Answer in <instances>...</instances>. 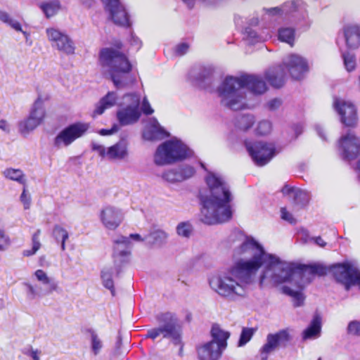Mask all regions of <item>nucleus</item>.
I'll list each match as a JSON object with an SVG mask.
<instances>
[{"instance_id":"obj_9","label":"nucleus","mask_w":360,"mask_h":360,"mask_svg":"<svg viewBox=\"0 0 360 360\" xmlns=\"http://www.w3.org/2000/svg\"><path fill=\"white\" fill-rule=\"evenodd\" d=\"M91 148L99 156L110 161L124 160L129 156L128 143L124 140L120 141L108 148L93 142Z\"/></svg>"},{"instance_id":"obj_64","label":"nucleus","mask_w":360,"mask_h":360,"mask_svg":"<svg viewBox=\"0 0 360 360\" xmlns=\"http://www.w3.org/2000/svg\"><path fill=\"white\" fill-rule=\"evenodd\" d=\"M131 44L134 46H136L137 47V49H139L141 46V41L137 37H134L132 36Z\"/></svg>"},{"instance_id":"obj_3","label":"nucleus","mask_w":360,"mask_h":360,"mask_svg":"<svg viewBox=\"0 0 360 360\" xmlns=\"http://www.w3.org/2000/svg\"><path fill=\"white\" fill-rule=\"evenodd\" d=\"M245 89L254 94H262L267 88L266 83L256 75L226 77L217 89L221 104L233 110L245 108L247 105Z\"/></svg>"},{"instance_id":"obj_35","label":"nucleus","mask_w":360,"mask_h":360,"mask_svg":"<svg viewBox=\"0 0 360 360\" xmlns=\"http://www.w3.org/2000/svg\"><path fill=\"white\" fill-rule=\"evenodd\" d=\"M40 8L46 18H49L55 15L60 10L61 6L58 0H49L41 3Z\"/></svg>"},{"instance_id":"obj_25","label":"nucleus","mask_w":360,"mask_h":360,"mask_svg":"<svg viewBox=\"0 0 360 360\" xmlns=\"http://www.w3.org/2000/svg\"><path fill=\"white\" fill-rule=\"evenodd\" d=\"M117 101V93L114 91L108 92L97 103L96 108L93 112V117L102 115L105 110L113 107L116 104Z\"/></svg>"},{"instance_id":"obj_33","label":"nucleus","mask_w":360,"mask_h":360,"mask_svg":"<svg viewBox=\"0 0 360 360\" xmlns=\"http://www.w3.org/2000/svg\"><path fill=\"white\" fill-rule=\"evenodd\" d=\"M40 124L34 119L28 116L27 118L21 120L18 124V129L21 134L27 136L33 131Z\"/></svg>"},{"instance_id":"obj_2","label":"nucleus","mask_w":360,"mask_h":360,"mask_svg":"<svg viewBox=\"0 0 360 360\" xmlns=\"http://www.w3.org/2000/svg\"><path fill=\"white\" fill-rule=\"evenodd\" d=\"M205 182L210 195L202 199L200 220L209 225L229 221L233 215V195L224 178L219 174L208 172Z\"/></svg>"},{"instance_id":"obj_42","label":"nucleus","mask_w":360,"mask_h":360,"mask_svg":"<svg viewBox=\"0 0 360 360\" xmlns=\"http://www.w3.org/2000/svg\"><path fill=\"white\" fill-rule=\"evenodd\" d=\"M41 234V231L38 229L32 236V247L30 250H25L22 252V255L25 257H30L36 254V252L41 248V243L39 241V236Z\"/></svg>"},{"instance_id":"obj_21","label":"nucleus","mask_w":360,"mask_h":360,"mask_svg":"<svg viewBox=\"0 0 360 360\" xmlns=\"http://www.w3.org/2000/svg\"><path fill=\"white\" fill-rule=\"evenodd\" d=\"M224 350L214 342H207L197 348L199 360H219Z\"/></svg>"},{"instance_id":"obj_63","label":"nucleus","mask_w":360,"mask_h":360,"mask_svg":"<svg viewBox=\"0 0 360 360\" xmlns=\"http://www.w3.org/2000/svg\"><path fill=\"white\" fill-rule=\"evenodd\" d=\"M101 1L104 5V8H109V6L114 4L113 1H120L119 0H101ZM110 8H111V7H110ZM110 9L111 10V8H110Z\"/></svg>"},{"instance_id":"obj_58","label":"nucleus","mask_w":360,"mask_h":360,"mask_svg":"<svg viewBox=\"0 0 360 360\" xmlns=\"http://www.w3.org/2000/svg\"><path fill=\"white\" fill-rule=\"evenodd\" d=\"M0 129L4 132L9 133L11 131V124L5 120H0Z\"/></svg>"},{"instance_id":"obj_7","label":"nucleus","mask_w":360,"mask_h":360,"mask_svg":"<svg viewBox=\"0 0 360 360\" xmlns=\"http://www.w3.org/2000/svg\"><path fill=\"white\" fill-rule=\"evenodd\" d=\"M338 151L342 160H356L354 170L360 180V137L354 131H348L340 136L338 143Z\"/></svg>"},{"instance_id":"obj_17","label":"nucleus","mask_w":360,"mask_h":360,"mask_svg":"<svg viewBox=\"0 0 360 360\" xmlns=\"http://www.w3.org/2000/svg\"><path fill=\"white\" fill-rule=\"evenodd\" d=\"M166 319H170V321L159 328H153L148 331L147 338L153 340L162 335L164 338H171L174 345H180V333L175 323L173 322L172 316L167 314H165Z\"/></svg>"},{"instance_id":"obj_53","label":"nucleus","mask_w":360,"mask_h":360,"mask_svg":"<svg viewBox=\"0 0 360 360\" xmlns=\"http://www.w3.org/2000/svg\"><path fill=\"white\" fill-rule=\"evenodd\" d=\"M24 354L26 356L32 358V360H40V356L41 354V352L39 349L30 347V348L26 349L24 352Z\"/></svg>"},{"instance_id":"obj_43","label":"nucleus","mask_w":360,"mask_h":360,"mask_svg":"<svg viewBox=\"0 0 360 360\" xmlns=\"http://www.w3.org/2000/svg\"><path fill=\"white\" fill-rule=\"evenodd\" d=\"M295 200L298 204L304 205L310 200V194L307 191L297 188L293 195Z\"/></svg>"},{"instance_id":"obj_36","label":"nucleus","mask_w":360,"mask_h":360,"mask_svg":"<svg viewBox=\"0 0 360 360\" xmlns=\"http://www.w3.org/2000/svg\"><path fill=\"white\" fill-rule=\"evenodd\" d=\"M5 178L17 181L22 185L26 184V179L23 172L19 169L7 168L3 172Z\"/></svg>"},{"instance_id":"obj_49","label":"nucleus","mask_w":360,"mask_h":360,"mask_svg":"<svg viewBox=\"0 0 360 360\" xmlns=\"http://www.w3.org/2000/svg\"><path fill=\"white\" fill-rule=\"evenodd\" d=\"M11 244V240L4 229H0V251H5Z\"/></svg>"},{"instance_id":"obj_5","label":"nucleus","mask_w":360,"mask_h":360,"mask_svg":"<svg viewBox=\"0 0 360 360\" xmlns=\"http://www.w3.org/2000/svg\"><path fill=\"white\" fill-rule=\"evenodd\" d=\"M192 155L191 149L176 138L160 144L153 155V162L159 167L171 165L184 161Z\"/></svg>"},{"instance_id":"obj_62","label":"nucleus","mask_w":360,"mask_h":360,"mask_svg":"<svg viewBox=\"0 0 360 360\" xmlns=\"http://www.w3.org/2000/svg\"><path fill=\"white\" fill-rule=\"evenodd\" d=\"M312 240H314L315 243L316 245H318L320 247H324L326 245V243L324 242V240L320 237H316V238H313Z\"/></svg>"},{"instance_id":"obj_55","label":"nucleus","mask_w":360,"mask_h":360,"mask_svg":"<svg viewBox=\"0 0 360 360\" xmlns=\"http://www.w3.org/2000/svg\"><path fill=\"white\" fill-rule=\"evenodd\" d=\"M189 49V46L187 43H181L175 47L174 52L177 56L184 55Z\"/></svg>"},{"instance_id":"obj_11","label":"nucleus","mask_w":360,"mask_h":360,"mask_svg":"<svg viewBox=\"0 0 360 360\" xmlns=\"http://www.w3.org/2000/svg\"><path fill=\"white\" fill-rule=\"evenodd\" d=\"M359 271L357 266L351 262L336 264L330 267V272L335 280L344 285L347 290L354 285Z\"/></svg>"},{"instance_id":"obj_27","label":"nucleus","mask_w":360,"mask_h":360,"mask_svg":"<svg viewBox=\"0 0 360 360\" xmlns=\"http://www.w3.org/2000/svg\"><path fill=\"white\" fill-rule=\"evenodd\" d=\"M211 336L210 342H214L224 351L227 347V340L229 338L230 333L221 328L218 325H214L211 330Z\"/></svg>"},{"instance_id":"obj_20","label":"nucleus","mask_w":360,"mask_h":360,"mask_svg":"<svg viewBox=\"0 0 360 360\" xmlns=\"http://www.w3.org/2000/svg\"><path fill=\"white\" fill-rule=\"evenodd\" d=\"M169 133L160 124L155 118L149 120L143 132V138L147 141H158L169 136Z\"/></svg>"},{"instance_id":"obj_38","label":"nucleus","mask_w":360,"mask_h":360,"mask_svg":"<svg viewBox=\"0 0 360 360\" xmlns=\"http://www.w3.org/2000/svg\"><path fill=\"white\" fill-rule=\"evenodd\" d=\"M53 235L56 240L60 241L61 250L64 251L66 248L65 242L69 238L67 230L60 225H55L53 229Z\"/></svg>"},{"instance_id":"obj_46","label":"nucleus","mask_w":360,"mask_h":360,"mask_svg":"<svg viewBox=\"0 0 360 360\" xmlns=\"http://www.w3.org/2000/svg\"><path fill=\"white\" fill-rule=\"evenodd\" d=\"M213 70L212 68H203L199 73L198 79L205 84L210 85L212 82Z\"/></svg>"},{"instance_id":"obj_52","label":"nucleus","mask_w":360,"mask_h":360,"mask_svg":"<svg viewBox=\"0 0 360 360\" xmlns=\"http://www.w3.org/2000/svg\"><path fill=\"white\" fill-rule=\"evenodd\" d=\"M140 109L141 113L143 112L146 115H151L154 112L146 96L143 97Z\"/></svg>"},{"instance_id":"obj_37","label":"nucleus","mask_w":360,"mask_h":360,"mask_svg":"<svg viewBox=\"0 0 360 360\" xmlns=\"http://www.w3.org/2000/svg\"><path fill=\"white\" fill-rule=\"evenodd\" d=\"M87 332L90 337L91 351L94 355L96 356L101 352L103 347V341L95 330L89 329Z\"/></svg>"},{"instance_id":"obj_28","label":"nucleus","mask_w":360,"mask_h":360,"mask_svg":"<svg viewBox=\"0 0 360 360\" xmlns=\"http://www.w3.org/2000/svg\"><path fill=\"white\" fill-rule=\"evenodd\" d=\"M256 118L252 114H240L235 119V127L240 131H246L255 123Z\"/></svg>"},{"instance_id":"obj_19","label":"nucleus","mask_w":360,"mask_h":360,"mask_svg":"<svg viewBox=\"0 0 360 360\" xmlns=\"http://www.w3.org/2000/svg\"><path fill=\"white\" fill-rule=\"evenodd\" d=\"M114 4L110 8H105L108 18L117 25L129 26V18L124 6L120 1H113Z\"/></svg>"},{"instance_id":"obj_39","label":"nucleus","mask_w":360,"mask_h":360,"mask_svg":"<svg viewBox=\"0 0 360 360\" xmlns=\"http://www.w3.org/2000/svg\"><path fill=\"white\" fill-rule=\"evenodd\" d=\"M278 39L281 41L292 46L295 41V30L292 27H282L279 29Z\"/></svg>"},{"instance_id":"obj_23","label":"nucleus","mask_w":360,"mask_h":360,"mask_svg":"<svg viewBox=\"0 0 360 360\" xmlns=\"http://www.w3.org/2000/svg\"><path fill=\"white\" fill-rule=\"evenodd\" d=\"M321 334V319L319 316H315L307 328L302 333V338L306 341L317 339Z\"/></svg>"},{"instance_id":"obj_50","label":"nucleus","mask_w":360,"mask_h":360,"mask_svg":"<svg viewBox=\"0 0 360 360\" xmlns=\"http://www.w3.org/2000/svg\"><path fill=\"white\" fill-rule=\"evenodd\" d=\"M348 334L354 336H360V322L358 321H350L347 326Z\"/></svg>"},{"instance_id":"obj_26","label":"nucleus","mask_w":360,"mask_h":360,"mask_svg":"<svg viewBox=\"0 0 360 360\" xmlns=\"http://www.w3.org/2000/svg\"><path fill=\"white\" fill-rule=\"evenodd\" d=\"M131 242L127 237L120 236L114 240L115 258L127 257L130 254Z\"/></svg>"},{"instance_id":"obj_6","label":"nucleus","mask_w":360,"mask_h":360,"mask_svg":"<svg viewBox=\"0 0 360 360\" xmlns=\"http://www.w3.org/2000/svg\"><path fill=\"white\" fill-rule=\"evenodd\" d=\"M141 96L138 93H127L123 95L116 113L120 126L131 125L136 123L141 116Z\"/></svg>"},{"instance_id":"obj_14","label":"nucleus","mask_w":360,"mask_h":360,"mask_svg":"<svg viewBox=\"0 0 360 360\" xmlns=\"http://www.w3.org/2000/svg\"><path fill=\"white\" fill-rule=\"evenodd\" d=\"M290 340L288 330H281L276 333H269L266 336L265 344L259 350L261 360H267L269 355L280 346L285 345Z\"/></svg>"},{"instance_id":"obj_41","label":"nucleus","mask_w":360,"mask_h":360,"mask_svg":"<svg viewBox=\"0 0 360 360\" xmlns=\"http://www.w3.org/2000/svg\"><path fill=\"white\" fill-rule=\"evenodd\" d=\"M0 20L15 31H22L20 23L6 11H0Z\"/></svg>"},{"instance_id":"obj_34","label":"nucleus","mask_w":360,"mask_h":360,"mask_svg":"<svg viewBox=\"0 0 360 360\" xmlns=\"http://www.w3.org/2000/svg\"><path fill=\"white\" fill-rule=\"evenodd\" d=\"M298 1H292L285 3L281 8L275 7L267 10V12L271 15L280 14H290L296 11L298 9Z\"/></svg>"},{"instance_id":"obj_60","label":"nucleus","mask_w":360,"mask_h":360,"mask_svg":"<svg viewBox=\"0 0 360 360\" xmlns=\"http://www.w3.org/2000/svg\"><path fill=\"white\" fill-rule=\"evenodd\" d=\"M296 189L297 188H291V187H289L288 186H285L282 188V193L285 195L292 194V195H294L295 191H296Z\"/></svg>"},{"instance_id":"obj_24","label":"nucleus","mask_w":360,"mask_h":360,"mask_svg":"<svg viewBox=\"0 0 360 360\" xmlns=\"http://www.w3.org/2000/svg\"><path fill=\"white\" fill-rule=\"evenodd\" d=\"M34 276L37 281L46 286L45 294L50 295L58 290V284L54 279L49 277L46 272L42 269H37L34 271Z\"/></svg>"},{"instance_id":"obj_59","label":"nucleus","mask_w":360,"mask_h":360,"mask_svg":"<svg viewBox=\"0 0 360 360\" xmlns=\"http://www.w3.org/2000/svg\"><path fill=\"white\" fill-rule=\"evenodd\" d=\"M132 239L134 240H136L137 242H143L147 240L148 241V235L145 237H142L141 235L138 233H131L129 235V239Z\"/></svg>"},{"instance_id":"obj_54","label":"nucleus","mask_w":360,"mask_h":360,"mask_svg":"<svg viewBox=\"0 0 360 360\" xmlns=\"http://www.w3.org/2000/svg\"><path fill=\"white\" fill-rule=\"evenodd\" d=\"M281 218L283 220L288 221L290 224H295L296 222L295 219L293 217L292 214L287 211V210L284 207L281 209Z\"/></svg>"},{"instance_id":"obj_56","label":"nucleus","mask_w":360,"mask_h":360,"mask_svg":"<svg viewBox=\"0 0 360 360\" xmlns=\"http://www.w3.org/2000/svg\"><path fill=\"white\" fill-rule=\"evenodd\" d=\"M120 129V125L117 124H114L112 127L110 129H101L99 131V134L102 136H108L112 135L116 132H117Z\"/></svg>"},{"instance_id":"obj_12","label":"nucleus","mask_w":360,"mask_h":360,"mask_svg":"<svg viewBox=\"0 0 360 360\" xmlns=\"http://www.w3.org/2000/svg\"><path fill=\"white\" fill-rule=\"evenodd\" d=\"M89 124L76 122L63 129L55 138L54 145L60 148L68 146L76 139L82 136L89 129Z\"/></svg>"},{"instance_id":"obj_18","label":"nucleus","mask_w":360,"mask_h":360,"mask_svg":"<svg viewBox=\"0 0 360 360\" xmlns=\"http://www.w3.org/2000/svg\"><path fill=\"white\" fill-rule=\"evenodd\" d=\"M99 217L103 226L109 230L116 229L124 219L121 210L112 205L104 207L101 210Z\"/></svg>"},{"instance_id":"obj_15","label":"nucleus","mask_w":360,"mask_h":360,"mask_svg":"<svg viewBox=\"0 0 360 360\" xmlns=\"http://www.w3.org/2000/svg\"><path fill=\"white\" fill-rule=\"evenodd\" d=\"M290 76L295 79H301L309 71V65L306 58L296 53L287 56L283 61Z\"/></svg>"},{"instance_id":"obj_61","label":"nucleus","mask_w":360,"mask_h":360,"mask_svg":"<svg viewBox=\"0 0 360 360\" xmlns=\"http://www.w3.org/2000/svg\"><path fill=\"white\" fill-rule=\"evenodd\" d=\"M292 129L295 133V138L297 137L300 134H302L303 131V127L300 124H297L292 127Z\"/></svg>"},{"instance_id":"obj_10","label":"nucleus","mask_w":360,"mask_h":360,"mask_svg":"<svg viewBox=\"0 0 360 360\" xmlns=\"http://www.w3.org/2000/svg\"><path fill=\"white\" fill-rule=\"evenodd\" d=\"M45 32L46 38L53 48L66 55L75 53V44L65 32L53 27H47Z\"/></svg>"},{"instance_id":"obj_22","label":"nucleus","mask_w":360,"mask_h":360,"mask_svg":"<svg viewBox=\"0 0 360 360\" xmlns=\"http://www.w3.org/2000/svg\"><path fill=\"white\" fill-rule=\"evenodd\" d=\"M344 36L346 46L349 49H357L360 47V25H348L344 27Z\"/></svg>"},{"instance_id":"obj_31","label":"nucleus","mask_w":360,"mask_h":360,"mask_svg":"<svg viewBox=\"0 0 360 360\" xmlns=\"http://www.w3.org/2000/svg\"><path fill=\"white\" fill-rule=\"evenodd\" d=\"M168 234L162 230H155L148 235V243L152 245L162 246L167 243Z\"/></svg>"},{"instance_id":"obj_4","label":"nucleus","mask_w":360,"mask_h":360,"mask_svg":"<svg viewBox=\"0 0 360 360\" xmlns=\"http://www.w3.org/2000/svg\"><path fill=\"white\" fill-rule=\"evenodd\" d=\"M122 44L116 48L106 47L100 51L99 63L103 72L108 73L114 85L120 89L133 84L136 81L131 74L132 65L127 57L120 51Z\"/></svg>"},{"instance_id":"obj_47","label":"nucleus","mask_w":360,"mask_h":360,"mask_svg":"<svg viewBox=\"0 0 360 360\" xmlns=\"http://www.w3.org/2000/svg\"><path fill=\"white\" fill-rule=\"evenodd\" d=\"M272 129V124L269 120L260 121L257 127L256 131L258 134L266 135L269 134Z\"/></svg>"},{"instance_id":"obj_44","label":"nucleus","mask_w":360,"mask_h":360,"mask_svg":"<svg viewBox=\"0 0 360 360\" xmlns=\"http://www.w3.org/2000/svg\"><path fill=\"white\" fill-rule=\"evenodd\" d=\"M193 231L192 226L188 222H181L176 226V233L179 236L188 238Z\"/></svg>"},{"instance_id":"obj_45","label":"nucleus","mask_w":360,"mask_h":360,"mask_svg":"<svg viewBox=\"0 0 360 360\" xmlns=\"http://www.w3.org/2000/svg\"><path fill=\"white\" fill-rule=\"evenodd\" d=\"M344 65L348 72L354 70L356 68V58L353 53L349 52L342 54Z\"/></svg>"},{"instance_id":"obj_57","label":"nucleus","mask_w":360,"mask_h":360,"mask_svg":"<svg viewBox=\"0 0 360 360\" xmlns=\"http://www.w3.org/2000/svg\"><path fill=\"white\" fill-rule=\"evenodd\" d=\"M281 105V101L278 98H274L270 100L266 105L267 108L270 110H277Z\"/></svg>"},{"instance_id":"obj_32","label":"nucleus","mask_w":360,"mask_h":360,"mask_svg":"<svg viewBox=\"0 0 360 360\" xmlns=\"http://www.w3.org/2000/svg\"><path fill=\"white\" fill-rule=\"evenodd\" d=\"M112 267H104L101 272V278L103 286L110 290L111 294L114 296L115 295L114 282L112 280L113 275Z\"/></svg>"},{"instance_id":"obj_30","label":"nucleus","mask_w":360,"mask_h":360,"mask_svg":"<svg viewBox=\"0 0 360 360\" xmlns=\"http://www.w3.org/2000/svg\"><path fill=\"white\" fill-rule=\"evenodd\" d=\"M266 79L272 86L280 88L284 84L285 75L280 68H274L266 73Z\"/></svg>"},{"instance_id":"obj_8","label":"nucleus","mask_w":360,"mask_h":360,"mask_svg":"<svg viewBox=\"0 0 360 360\" xmlns=\"http://www.w3.org/2000/svg\"><path fill=\"white\" fill-rule=\"evenodd\" d=\"M246 149L257 166L266 165L278 153L275 145L263 141H246Z\"/></svg>"},{"instance_id":"obj_16","label":"nucleus","mask_w":360,"mask_h":360,"mask_svg":"<svg viewBox=\"0 0 360 360\" xmlns=\"http://www.w3.org/2000/svg\"><path fill=\"white\" fill-rule=\"evenodd\" d=\"M195 174L193 167L188 165H184L176 167L165 170L162 174V179L169 184H176L184 181Z\"/></svg>"},{"instance_id":"obj_13","label":"nucleus","mask_w":360,"mask_h":360,"mask_svg":"<svg viewBox=\"0 0 360 360\" xmlns=\"http://www.w3.org/2000/svg\"><path fill=\"white\" fill-rule=\"evenodd\" d=\"M333 106L340 117L341 122L347 127L354 128L358 124L357 110L350 101L336 98Z\"/></svg>"},{"instance_id":"obj_29","label":"nucleus","mask_w":360,"mask_h":360,"mask_svg":"<svg viewBox=\"0 0 360 360\" xmlns=\"http://www.w3.org/2000/svg\"><path fill=\"white\" fill-rule=\"evenodd\" d=\"M29 116L34 119L40 124L46 116V110L41 98L39 97L33 103Z\"/></svg>"},{"instance_id":"obj_40","label":"nucleus","mask_w":360,"mask_h":360,"mask_svg":"<svg viewBox=\"0 0 360 360\" xmlns=\"http://www.w3.org/2000/svg\"><path fill=\"white\" fill-rule=\"evenodd\" d=\"M23 285L25 287L26 296L29 300H33L46 295L45 291L43 292L41 288L34 285L29 282L24 283Z\"/></svg>"},{"instance_id":"obj_1","label":"nucleus","mask_w":360,"mask_h":360,"mask_svg":"<svg viewBox=\"0 0 360 360\" xmlns=\"http://www.w3.org/2000/svg\"><path fill=\"white\" fill-rule=\"evenodd\" d=\"M228 243L233 248V256L238 258L226 271L212 275L209 278L210 288L220 297L236 302L245 298L258 270L263 266L259 276L262 286L276 285L288 283L282 288V292L294 299L295 307L302 304L304 297L301 290L306 282L307 274L323 275L325 269L319 265L296 266L281 261L275 255L266 253L262 246L254 238L236 231L228 238Z\"/></svg>"},{"instance_id":"obj_51","label":"nucleus","mask_w":360,"mask_h":360,"mask_svg":"<svg viewBox=\"0 0 360 360\" xmlns=\"http://www.w3.org/2000/svg\"><path fill=\"white\" fill-rule=\"evenodd\" d=\"M20 200L22 203L25 210L30 209L31 205V196L26 189L25 186H24L22 192L20 195Z\"/></svg>"},{"instance_id":"obj_48","label":"nucleus","mask_w":360,"mask_h":360,"mask_svg":"<svg viewBox=\"0 0 360 360\" xmlns=\"http://www.w3.org/2000/svg\"><path fill=\"white\" fill-rule=\"evenodd\" d=\"M255 330L252 328H243L238 342V346L241 347L248 342L252 338Z\"/></svg>"}]
</instances>
